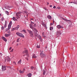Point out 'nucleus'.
<instances>
[{"mask_svg": "<svg viewBox=\"0 0 77 77\" xmlns=\"http://www.w3.org/2000/svg\"><path fill=\"white\" fill-rule=\"evenodd\" d=\"M30 28L31 29H32L33 30H34V35L35 36H38V33H37V32H38V30L36 29L35 28H33V26L32 25H29Z\"/></svg>", "mask_w": 77, "mask_h": 77, "instance_id": "1", "label": "nucleus"}, {"mask_svg": "<svg viewBox=\"0 0 77 77\" xmlns=\"http://www.w3.org/2000/svg\"><path fill=\"white\" fill-rule=\"evenodd\" d=\"M40 56H41L42 58H45V54H43V51L42 50H40Z\"/></svg>", "mask_w": 77, "mask_h": 77, "instance_id": "2", "label": "nucleus"}, {"mask_svg": "<svg viewBox=\"0 0 77 77\" xmlns=\"http://www.w3.org/2000/svg\"><path fill=\"white\" fill-rule=\"evenodd\" d=\"M7 61V63H10V61H11V58H9L8 56L5 57V62H6V61Z\"/></svg>", "mask_w": 77, "mask_h": 77, "instance_id": "3", "label": "nucleus"}, {"mask_svg": "<svg viewBox=\"0 0 77 77\" xmlns=\"http://www.w3.org/2000/svg\"><path fill=\"white\" fill-rule=\"evenodd\" d=\"M25 53L26 54V56L27 57H26V59L27 60H29V59L28 58L29 57V54H28V51L27 50H25L24 51Z\"/></svg>", "mask_w": 77, "mask_h": 77, "instance_id": "4", "label": "nucleus"}, {"mask_svg": "<svg viewBox=\"0 0 77 77\" xmlns=\"http://www.w3.org/2000/svg\"><path fill=\"white\" fill-rule=\"evenodd\" d=\"M16 34L17 35L20 36V37H22V38H24V35L21 33H20V32H16Z\"/></svg>", "mask_w": 77, "mask_h": 77, "instance_id": "5", "label": "nucleus"}, {"mask_svg": "<svg viewBox=\"0 0 77 77\" xmlns=\"http://www.w3.org/2000/svg\"><path fill=\"white\" fill-rule=\"evenodd\" d=\"M28 32L30 34V35L31 37H33V32H32L30 30H28Z\"/></svg>", "mask_w": 77, "mask_h": 77, "instance_id": "6", "label": "nucleus"}, {"mask_svg": "<svg viewBox=\"0 0 77 77\" xmlns=\"http://www.w3.org/2000/svg\"><path fill=\"white\" fill-rule=\"evenodd\" d=\"M11 25H12V21H11L10 23L8 25V29L7 30H6V32L8 31V30H9L11 28Z\"/></svg>", "mask_w": 77, "mask_h": 77, "instance_id": "7", "label": "nucleus"}, {"mask_svg": "<svg viewBox=\"0 0 77 77\" xmlns=\"http://www.w3.org/2000/svg\"><path fill=\"white\" fill-rule=\"evenodd\" d=\"M19 28H20V26L18 25L16 27L14 28H13V30H18Z\"/></svg>", "mask_w": 77, "mask_h": 77, "instance_id": "8", "label": "nucleus"}, {"mask_svg": "<svg viewBox=\"0 0 77 77\" xmlns=\"http://www.w3.org/2000/svg\"><path fill=\"white\" fill-rule=\"evenodd\" d=\"M6 69V66H2V71H5Z\"/></svg>", "mask_w": 77, "mask_h": 77, "instance_id": "9", "label": "nucleus"}, {"mask_svg": "<svg viewBox=\"0 0 77 77\" xmlns=\"http://www.w3.org/2000/svg\"><path fill=\"white\" fill-rule=\"evenodd\" d=\"M57 27L58 29H63V27L59 25L57 26Z\"/></svg>", "mask_w": 77, "mask_h": 77, "instance_id": "10", "label": "nucleus"}, {"mask_svg": "<svg viewBox=\"0 0 77 77\" xmlns=\"http://www.w3.org/2000/svg\"><path fill=\"white\" fill-rule=\"evenodd\" d=\"M62 19L64 21H66V22H68V21H69L70 22H71V21H70V20H66L63 18H62Z\"/></svg>", "mask_w": 77, "mask_h": 77, "instance_id": "11", "label": "nucleus"}, {"mask_svg": "<svg viewBox=\"0 0 77 77\" xmlns=\"http://www.w3.org/2000/svg\"><path fill=\"white\" fill-rule=\"evenodd\" d=\"M21 13L20 12H18L16 14V16H17L16 17H19V18H20V17L18 16V14H20Z\"/></svg>", "mask_w": 77, "mask_h": 77, "instance_id": "12", "label": "nucleus"}, {"mask_svg": "<svg viewBox=\"0 0 77 77\" xmlns=\"http://www.w3.org/2000/svg\"><path fill=\"white\" fill-rule=\"evenodd\" d=\"M2 39H3V40H4V41H5V42H6V41H7V39H6L5 38V37H2Z\"/></svg>", "mask_w": 77, "mask_h": 77, "instance_id": "13", "label": "nucleus"}, {"mask_svg": "<svg viewBox=\"0 0 77 77\" xmlns=\"http://www.w3.org/2000/svg\"><path fill=\"white\" fill-rule=\"evenodd\" d=\"M19 72L20 73V74H23L24 72V70L21 71V70H20L19 71Z\"/></svg>", "mask_w": 77, "mask_h": 77, "instance_id": "14", "label": "nucleus"}, {"mask_svg": "<svg viewBox=\"0 0 77 77\" xmlns=\"http://www.w3.org/2000/svg\"><path fill=\"white\" fill-rule=\"evenodd\" d=\"M10 36V34H5V37H8V36Z\"/></svg>", "mask_w": 77, "mask_h": 77, "instance_id": "15", "label": "nucleus"}, {"mask_svg": "<svg viewBox=\"0 0 77 77\" xmlns=\"http://www.w3.org/2000/svg\"><path fill=\"white\" fill-rule=\"evenodd\" d=\"M27 76L29 77H31V76H32V74L31 73H30L27 74Z\"/></svg>", "mask_w": 77, "mask_h": 77, "instance_id": "16", "label": "nucleus"}, {"mask_svg": "<svg viewBox=\"0 0 77 77\" xmlns=\"http://www.w3.org/2000/svg\"><path fill=\"white\" fill-rule=\"evenodd\" d=\"M32 58H36V56L35 55V54H33L32 57Z\"/></svg>", "mask_w": 77, "mask_h": 77, "instance_id": "17", "label": "nucleus"}, {"mask_svg": "<svg viewBox=\"0 0 77 77\" xmlns=\"http://www.w3.org/2000/svg\"><path fill=\"white\" fill-rule=\"evenodd\" d=\"M57 34H58V35H60V34H61V32H60V31H59L57 32Z\"/></svg>", "mask_w": 77, "mask_h": 77, "instance_id": "18", "label": "nucleus"}, {"mask_svg": "<svg viewBox=\"0 0 77 77\" xmlns=\"http://www.w3.org/2000/svg\"><path fill=\"white\" fill-rule=\"evenodd\" d=\"M5 14H7V15H9V12H8L7 11H5Z\"/></svg>", "mask_w": 77, "mask_h": 77, "instance_id": "19", "label": "nucleus"}, {"mask_svg": "<svg viewBox=\"0 0 77 77\" xmlns=\"http://www.w3.org/2000/svg\"><path fill=\"white\" fill-rule=\"evenodd\" d=\"M21 63V60H20V61H19L18 62H17V63L18 64H20V63Z\"/></svg>", "mask_w": 77, "mask_h": 77, "instance_id": "20", "label": "nucleus"}, {"mask_svg": "<svg viewBox=\"0 0 77 77\" xmlns=\"http://www.w3.org/2000/svg\"><path fill=\"white\" fill-rule=\"evenodd\" d=\"M47 18L48 19H51V16H47Z\"/></svg>", "mask_w": 77, "mask_h": 77, "instance_id": "21", "label": "nucleus"}, {"mask_svg": "<svg viewBox=\"0 0 77 77\" xmlns=\"http://www.w3.org/2000/svg\"><path fill=\"white\" fill-rule=\"evenodd\" d=\"M53 28L52 27H50V30H53Z\"/></svg>", "mask_w": 77, "mask_h": 77, "instance_id": "22", "label": "nucleus"}, {"mask_svg": "<svg viewBox=\"0 0 77 77\" xmlns=\"http://www.w3.org/2000/svg\"><path fill=\"white\" fill-rule=\"evenodd\" d=\"M45 70H43V75H45Z\"/></svg>", "mask_w": 77, "mask_h": 77, "instance_id": "23", "label": "nucleus"}, {"mask_svg": "<svg viewBox=\"0 0 77 77\" xmlns=\"http://www.w3.org/2000/svg\"><path fill=\"white\" fill-rule=\"evenodd\" d=\"M13 20H14V21H16V20H17V19H15V17H13Z\"/></svg>", "mask_w": 77, "mask_h": 77, "instance_id": "24", "label": "nucleus"}, {"mask_svg": "<svg viewBox=\"0 0 77 77\" xmlns=\"http://www.w3.org/2000/svg\"><path fill=\"white\" fill-rule=\"evenodd\" d=\"M22 31L23 32L25 33H27L26 31V30H25V29L23 30Z\"/></svg>", "mask_w": 77, "mask_h": 77, "instance_id": "25", "label": "nucleus"}, {"mask_svg": "<svg viewBox=\"0 0 77 77\" xmlns=\"http://www.w3.org/2000/svg\"><path fill=\"white\" fill-rule=\"evenodd\" d=\"M1 21H3L4 20V17H2L1 19Z\"/></svg>", "mask_w": 77, "mask_h": 77, "instance_id": "26", "label": "nucleus"}, {"mask_svg": "<svg viewBox=\"0 0 77 77\" xmlns=\"http://www.w3.org/2000/svg\"><path fill=\"white\" fill-rule=\"evenodd\" d=\"M7 26V24H5L4 25V27L5 28H6V26Z\"/></svg>", "mask_w": 77, "mask_h": 77, "instance_id": "27", "label": "nucleus"}, {"mask_svg": "<svg viewBox=\"0 0 77 77\" xmlns=\"http://www.w3.org/2000/svg\"><path fill=\"white\" fill-rule=\"evenodd\" d=\"M33 27H36V24L35 23L33 25Z\"/></svg>", "mask_w": 77, "mask_h": 77, "instance_id": "28", "label": "nucleus"}, {"mask_svg": "<svg viewBox=\"0 0 77 77\" xmlns=\"http://www.w3.org/2000/svg\"><path fill=\"white\" fill-rule=\"evenodd\" d=\"M1 29H2V30H4V27H3V26H2V27H1Z\"/></svg>", "mask_w": 77, "mask_h": 77, "instance_id": "29", "label": "nucleus"}, {"mask_svg": "<svg viewBox=\"0 0 77 77\" xmlns=\"http://www.w3.org/2000/svg\"><path fill=\"white\" fill-rule=\"evenodd\" d=\"M37 48H40V46L39 45H37Z\"/></svg>", "mask_w": 77, "mask_h": 77, "instance_id": "30", "label": "nucleus"}, {"mask_svg": "<svg viewBox=\"0 0 77 77\" xmlns=\"http://www.w3.org/2000/svg\"><path fill=\"white\" fill-rule=\"evenodd\" d=\"M54 21H53V23H51L50 24V25H51V26H52V25H53V24H54Z\"/></svg>", "mask_w": 77, "mask_h": 77, "instance_id": "31", "label": "nucleus"}, {"mask_svg": "<svg viewBox=\"0 0 77 77\" xmlns=\"http://www.w3.org/2000/svg\"><path fill=\"white\" fill-rule=\"evenodd\" d=\"M44 9H45V10H46V11H47V8H45V7H44Z\"/></svg>", "mask_w": 77, "mask_h": 77, "instance_id": "32", "label": "nucleus"}, {"mask_svg": "<svg viewBox=\"0 0 77 77\" xmlns=\"http://www.w3.org/2000/svg\"><path fill=\"white\" fill-rule=\"evenodd\" d=\"M57 9H60V8L59 7H57Z\"/></svg>", "mask_w": 77, "mask_h": 77, "instance_id": "33", "label": "nucleus"}, {"mask_svg": "<svg viewBox=\"0 0 77 77\" xmlns=\"http://www.w3.org/2000/svg\"><path fill=\"white\" fill-rule=\"evenodd\" d=\"M31 69H32V70H33V67L31 66Z\"/></svg>", "mask_w": 77, "mask_h": 77, "instance_id": "34", "label": "nucleus"}, {"mask_svg": "<svg viewBox=\"0 0 77 77\" xmlns=\"http://www.w3.org/2000/svg\"><path fill=\"white\" fill-rule=\"evenodd\" d=\"M73 3H74V4H75L76 5H77V2H73Z\"/></svg>", "mask_w": 77, "mask_h": 77, "instance_id": "35", "label": "nucleus"}, {"mask_svg": "<svg viewBox=\"0 0 77 77\" xmlns=\"http://www.w3.org/2000/svg\"><path fill=\"white\" fill-rule=\"evenodd\" d=\"M40 41H42V38H39Z\"/></svg>", "mask_w": 77, "mask_h": 77, "instance_id": "36", "label": "nucleus"}, {"mask_svg": "<svg viewBox=\"0 0 77 77\" xmlns=\"http://www.w3.org/2000/svg\"><path fill=\"white\" fill-rule=\"evenodd\" d=\"M14 51V49H12L11 51L10 52H13Z\"/></svg>", "mask_w": 77, "mask_h": 77, "instance_id": "37", "label": "nucleus"}, {"mask_svg": "<svg viewBox=\"0 0 77 77\" xmlns=\"http://www.w3.org/2000/svg\"><path fill=\"white\" fill-rule=\"evenodd\" d=\"M17 42H19V38H18L17 39Z\"/></svg>", "mask_w": 77, "mask_h": 77, "instance_id": "38", "label": "nucleus"}, {"mask_svg": "<svg viewBox=\"0 0 77 77\" xmlns=\"http://www.w3.org/2000/svg\"><path fill=\"white\" fill-rule=\"evenodd\" d=\"M38 38H39V39H40V38H41V36H40V35H39V37H38Z\"/></svg>", "mask_w": 77, "mask_h": 77, "instance_id": "39", "label": "nucleus"}, {"mask_svg": "<svg viewBox=\"0 0 77 77\" xmlns=\"http://www.w3.org/2000/svg\"><path fill=\"white\" fill-rule=\"evenodd\" d=\"M13 63L15 64V65H16V63L15 62V61L13 62Z\"/></svg>", "mask_w": 77, "mask_h": 77, "instance_id": "40", "label": "nucleus"}, {"mask_svg": "<svg viewBox=\"0 0 77 77\" xmlns=\"http://www.w3.org/2000/svg\"><path fill=\"white\" fill-rule=\"evenodd\" d=\"M11 49H12V47H11L9 48V50H11Z\"/></svg>", "mask_w": 77, "mask_h": 77, "instance_id": "41", "label": "nucleus"}, {"mask_svg": "<svg viewBox=\"0 0 77 77\" xmlns=\"http://www.w3.org/2000/svg\"><path fill=\"white\" fill-rule=\"evenodd\" d=\"M54 9H56V6H54L53 7Z\"/></svg>", "mask_w": 77, "mask_h": 77, "instance_id": "42", "label": "nucleus"}, {"mask_svg": "<svg viewBox=\"0 0 77 77\" xmlns=\"http://www.w3.org/2000/svg\"><path fill=\"white\" fill-rule=\"evenodd\" d=\"M5 24H7V22L6 21H5Z\"/></svg>", "mask_w": 77, "mask_h": 77, "instance_id": "43", "label": "nucleus"}, {"mask_svg": "<svg viewBox=\"0 0 77 77\" xmlns=\"http://www.w3.org/2000/svg\"><path fill=\"white\" fill-rule=\"evenodd\" d=\"M20 16H21V15H20V14H18V17H20Z\"/></svg>", "mask_w": 77, "mask_h": 77, "instance_id": "44", "label": "nucleus"}, {"mask_svg": "<svg viewBox=\"0 0 77 77\" xmlns=\"http://www.w3.org/2000/svg\"><path fill=\"white\" fill-rule=\"evenodd\" d=\"M25 12L26 13V14H27V13H28V12L27 11H25Z\"/></svg>", "mask_w": 77, "mask_h": 77, "instance_id": "45", "label": "nucleus"}, {"mask_svg": "<svg viewBox=\"0 0 77 77\" xmlns=\"http://www.w3.org/2000/svg\"><path fill=\"white\" fill-rule=\"evenodd\" d=\"M31 24H34V23L32 22V21H31Z\"/></svg>", "mask_w": 77, "mask_h": 77, "instance_id": "46", "label": "nucleus"}, {"mask_svg": "<svg viewBox=\"0 0 77 77\" xmlns=\"http://www.w3.org/2000/svg\"><path fill=\"white\" fill-rule=\"evenodd\" d=\"M0 17H2V14L0 13Z\"/></svg>", "mask_w": 77, "mask_h": 77, "instance_id": "47", "label": "nucleus"}, {"mask_svg": "<svg viewBox=\"0 0 77 77\" xmlns=\"http://www.w3.org/2000/svg\"><path fill=\"white\" fill-rule=\"evenodd\" d=\"M49 3L48 2H47V5H49Z\"/></svg>", "mask_w": 77, "mask_h": 77, "instance_id": "48", "label": "nucleus"}, {"mask_svg": "<svg viewBox=\"0 0 77 77\" xmlns=\"http://www.w3.org/2000/svg\"><path fill=\"white\" fill-rule=\"evenodd\" d=\"M50 6V7H52V5H51Z\"/></svg>", "mask_w": 77, "mask_h": 77, "instance_id": "49", "label": "nucleus"}, {"mask_svg": "<svg viewBox=\"0 0 77 77\" xmlns=\"http://www.w3.org/2000/svg\"><path fill=\"white\" fill-rule=\"evenodd\" d=\"M31 20H33V19H31Z\"/></svg>", "mask_w": 77, "mask_h": 77, "instance_id": "50", "label": "nucleus"}, {"mask_svg": "<svg viewBox=\"0 0 77 77\" xmlns=\"http://www.w3.org/2000/svg\"><path fill=\"white\" fill-rule=\"evenodd\" d=\"M24 70H25V69H23V71H24Z\"/></svg>", "mask_w": 77, "mask_h": 77, "instance_id": "51", "label": "nucleus"}, {"mask_svg": "<svg viewBox=\"0 0 77 77\" xmlns=\"http://www.w3.org/2000/svg\"><path fill=\"white\" fill-rule=\"evenodd\" d=\"M45 48H47V47H46Z\"/></svg>", "mask_w": 77, "mask_h": 77, "instance_id": "52", "label": "nucleus"}, {"mask_svg": "<svg viewBox=\"0 0 77 77\" xmlns=\"http://www.w3.org/2000/svg\"><path fill=\"white\" fill-rule=\"evenodd\" d=\"M18 44H17V46H18Z\"/></svg>", "mask_w": 77, "mask_h": 77, "instance_id": "53", "label": "nucleus"}, {"mask_svg": "<svg viewBox=\"0 0 77 77\" xmlns=\"http://www.w3.org/2000/svg\"><path fill=\"white\" fill-rule=\"evenodd\" d=\"M72 65H73L74 63H72Z\"/></svg>", "mask_w": 77, "mask_h": 77, "instance_id": "54", "label": "nucleus"}, {"mask_svg": "<svg viewBox=\"0 0 77 77\" xmlns=\"http://www.w3.org/2000/svg\"><path fill=\"white\" fill-rule=\"evenodd\" d=\"M26 56V55H23V56Z\"/></svg>", "mask_w": 77, "mask_h": 77, "instance_id": "55", "label": "nucleus"}, {"mask_svg": "<svg viewBox=\"0 0 77 77\" xmlns=\"http://www.w3.org/2000/svg\"><path fill=\"white\" fill-rule=\"evenodd\" d=\"M8 8H9V6H8Z\"/></svg>", "mask_w": 77, "mask_h": 77, "instance_id": "56", "label": "nucleus"}]
</instances>
